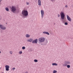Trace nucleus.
Here are the masks:
<instances>
[{"mask_svg":"<svg viewBox=\"0 0 73 73\" xmlns=\"http://www.w3.org/2000/svg\"><path fill=\"white\" fill-rule=\"evenodd\" d=\"M38 4L39 5H41V0H38Z\"/></svg>","mask_w":73,"mask_h":73,"instance_id":"10","label":"nucleus"},{"mask_svg":"<svg viewBox=\"0 0 73 73\" xmlns=\"http://www.w3.org/2000/svg\"><path fill=\"white\" fill-rule=\"evenodd\" d=\"M67 66L68 68H69L70 67V66L69 65H67Z\"/></svg>","mask_w":73,"mask_h":73,"instance_id":"20","label":"nucleus"},{"mask_svg":"<svg viewBox=\"0 0 73 73\" xmlns=\"http://www.w3.org/2000/svg\"><path fill=\"white\" fill-rule=\"evenodd\" d=\"M50 1L52 2H53V1H55V0H50Z\"/></svg>","mask_w":73,"mask_h":73,"instance_id":"31","label":"nucleus"},{"mask_svg":"<svg viewBox=\"0 0 73 73\" xmlns=\"http://www.w3.org/2000/svg\"><path fill=\"white\" fill-rule=\"evenodd\" d=\"M5 9L7 11V12H9V9L7 7L5 8Z\"/></svg>","mask_w":73,"mask_h":73,"instance_id":"16","label":"nucleus"},{"mask_svg":"<svg viewBox=\"0 0 73 73\" xmlns=\"http://www.w3.org/2000/svg\"><path fill=\"white\" fill-rule=\"evenodd\" d=\"M19 53L20 54H22V53H23V52H22V51H19Z\"/></svg>","mask_w":73,"mask_h":73,"instance_id":"24","label":"nucleus"},{"mask_svg":"<svg viewBox=\"0 0 73 73\" xmlns=\"http://www.w3.org/2000/svg\"><path fill=\"white\" fill-rule=\"evenodd\" d=\"M68 6L67 5H66L65 6V8H68Z\"/></svg>","mask_w":73,"mask_h":73,"instance_id":"29","label":"nucleus"},{"mask_svg":"<svg viewBox=\"0 0 73 73\" xmlns=\"http://www.w3.org/2000/svg\"><path fill=\"white\" fill-rule=\"evenodd\" d=\"M40 13L41 14V18H43L44 17V11L43 10H41L40 11Z\"/></svg>","mask_w":73,"mask_h":73,"instance_id":"6","label":"nucleus"},{"mask_svg":"<svg viewBox=\"0 0 73 73\" xmlns=\"http://www.w3.org/2000/svg\"><path fill=\"white\" fill-rule=\"evenodd\" d=\"M34 62H38V60H37L35 59L34 60Z\"/></svg>","mask_w":73,"mask_h":73,"instance_id":"18","label":"nucleus"},{"mask_svg":"<svg viewBox=\"0 0 73 73\" xmlns=\"http://www.w3.org/2000/svg\"><path fill=\"white\" fill-rule=\"evenodd\" d=\"M5 70L6 71H8L9 70V68H10L9 66L8 65H6L5 66Z\"/></svg>","mask_w":73,"mask_h":73,"instance_id":"7","label":"nucleus"},{"mask_svg":"<svg viewBox=\"0 0 73 73\" xmlns=\"http://www.w3.org/2000/svg\"><path fill=\"white\" fill-rule=\"evenodd\" d=\"M1 1H2V0H0V3H1Z\"/></svg>","mask_w":73,"mask_h":73,"instance_id":"32","label":"nucleus"},{"mask_svg":"<svg viewBox=\"0 0 73 73\" xmlns=\"http://www.w3.org/2000/svg\"><path fill=\"white\" fill-rule=\"evenodd\" d=\"M27 42H30V39H29V40H27Z\"/></svg>","mask_w":73,"mask_h":73,"instance_id":"27","label":"nucleus"},{"mask_svg":"<svg viewBox=\"0 0 73 73\" xmlns=\"http://www.w3.org/2000/svg\"><path fill=\"white\" fill-rule=\"evenodd\" d=\"M60 15L61 19L62 20H64L65 19V14L63 12H61L60 13Z\"/></svg>","mask_w":73,"mask_h":73,"instance_id":"4","label":"nucleus"},{"mask_svg":"<svg viewBox=\"0 0 73 73\" xmlns=\"http://www.w3.org/2000/svg\"><path fill=\"white\" fill-rule=\"evenodd\" d=\"M22 49L23 50H24V49H25V47L24 46L22 47Z\"/></svg>","mask_w":73,"mask_h":73,"instance_id":"21","label":"nucleus"},{"mask_svg":"<svg viewBox=\"0 0 73 73\" xmlns=\"http://www.w3.org/2000/svg\"><path fill=\"white\" fill-rule=\"evenodd\" d=\"M0 28L2 30H5L6 29V27L1 25H0Z\"/></svg>","mask_w":73,"mask_h":73,"instance_id":"5","label":"nucleus"},{"mask_svg":"<svg viewBox=\"0 0 73 73\" xmlns=\"http://www.w3.org/2000/svg\"><path fill=\"white\" fill-rule=\"evenodd\" d=\"M22 14L23 16H25L24 17V18H25L26 17H25L28 15V12L27 10H23L22 11Z\"/></svg>","mask_w":73,"mask_h":73,"instance_id":"1","label":"nucleus"},{"mask_svg":"<svg viewBox=\"0 0 73 73\" xmlns=\"http://www.w3.org/2000/svg\"><path fill=\"white\" fill-rule=\"evenodd\" d=\"M54 24H55V23H54Z\"/></svg>","mask_w":73,"mask_h":73,"instance_id":"36","label":"nucleus"},{"mask_svg":"<svg viewBox=\"0 0 73 73\" xmlns=\"http://www.w3.org/2000/svg\"><path fill=\"white\" fill-rule=\"evenodd\" d=\"M13 70H15V69H16V68H12V69Z\"/></svg>","mask_w":73,"mask_h":73,"instance_id":"28","label":"nucleus"},{"mask_svg":"<svg viewBox=\"0 0 73 73\" xmlns=\"http://www.w3.org/2000/svg\"><path fill=\"white\" fill-rule=\"evenodd\" d=\"M11 12L14 13H15V12L16 11V7L13 6L11 7Z\"/></svg>","mask_w":73,"mask_h":73,"instance_id":"2","label":"nucleus"},{"mask_svg":"<svg viewBox=\"0 0 73 73\" xmlns=\"http://www.w3.org/2000/svg\"><path fill=\"white\" fill-rule=\"evenodd\" d=\"M1 69V68L0 67V69Z\"/></svg>","mask_w":73,"mask_h":73,"instance_id":"35","label":"nucleus"},{"mask_svg":"<svg viewBox=\"0 0 73 73\" xmlns=\"http://www.w3.org/2000/svg\"><path fill=\"white\" fill-rule=\"evenodd\" d=\"M43 34L48 35H49V33L48 32L44 31L43 32Z\"/></svg>","mask_w":73,"mask_h":73,"instance_id":"12","label":"nucleus"},{"mask_svg":"<svg viewBox=\"0 0 73 73\" xmlns=\"http://www.w3.org/2000/svg\"><path fill=\"white\" fill-rule=\"evenodd\" d=\"M37 40H38V39H35L33 41V42H32V43L33 44H37Z\"/></svg>","mask_w":73,"mask_h":73,"instance_id":"9","label":"nucleus"},{"mask_svg":"<svg viewBox=\"0 0 73 73\" xmlns=\"http://www.w3.org/2000/svg\"><path fill=\"white\" fill-rule=\"evenodd\" d=\"M48 40H46V43H48Z\"/></svg>","mask_w":73,"mask_h":73,"instance_id":"30","label":"nucleus"},{"mask_svg":"<svg viewBox=\"0 0 73 73\" xmlns=\"http://www.w3.org/2000/svg\"><path fill=\"white\" fill-rule=\"evenodd\" d=\"M25 37L27 38H29L30 37V35L28 34H27L25 35Z\"/></svg>","mask_w":73,"mask_h":73,"instance_id":"13","label":"nucleus"},{"mask_svg":"<svg viewBox=\"0 0 73 73\" xmlns=\"http://www.w3.org/2000/svg\"><path fill=\"white\" fill-rule=\"evenodd\" d=\"M38 41L39 42H43L45 41V38L43 37H41L38 38Z\"/></svg>","mask_w":73,"mask_h":73,"instance_id":"3","label":"nucleus"},{"mask_svg":"<svg viewBox=\"0 0 73 73\" xmlns=\"http://www.w3.org/2000/svg\"><path fill=\"white\" fill-rule=\"evenodd\" d=\"M25 73H28V72H26Z\"/></svg>","mask_w":73,"mask_h":73,"instance_id":"33","label":"nucleus"},{"mask_svg":"<svg viewBox=\"0 0 73 73\" xmlns=\"http://www.w3.org/2000/svg\"><path fill=\"white\" fill-rule=\"evenodd\" d=\"M64 25H68V23L67 22H65L64 24Z\"/></svg>","mask_w":73,"mask_h":73,"instance_id":"23","label":"nucleus"},{"mask_svg":"<svg viewBox=\"0 0 73 73\" xmlns=\"http://www.w3.org/2000/svg\"><path fill=\"white\" fill-rule=\"evenodd\" d=\"M9 53L11 54H12L13 53L12 51H10L9 52Z\"/></svg>","mask_w":73,"mask_h":73,"instance_id":"22","label":"nucleus"},{"mask_svg":"<svg viewBox=\"0 0 73 73\" xmlns=\"http://www.w3.org/2000/svg\"><path fill=\"white\" fill-rule=\"evenodd\" d=\"M52 65H53V66H57V65H58L56 63H52Z\"/></svg>","mask_w":73,"mask_h":73,"instance_id":"15","label":"nucleus"},{"mask_svg":"<svg viewBox=\"0 0 73 73\" xmlns=\"http://www.w3.org/2000/svg\"><path fill=\"white\" fill-rule=\"evenodd\" d=\"M29 39H30V42H33V39H32V38H30Z\"/></svg>","mask_w":73,"mask_h":73,"instance_id":"17","label":"nucleus"},{"mask_svg":"<svg viewBox=\"0 0 73 73\" xmlns=\"http://www.w3.org/2000/svg\"><path fill=\"white\" fill-rule=\"evenodd\" d=\"M66 16L67 19L68 20V21L70 22V21H72V19H71V18H70V17H69V15H66Z\"/></svg>","mask_w":73,"mask_h":73,"instance_id":"8","label":"nucleus"},{"mask_svg":"<svg viewBox=\"0 0 73 73\" xmlns=\"http://www.w3.org/2000/svg\"><path fill=\"white\" fill-rule=\"evenodd\" d=\"M1 53V51H0V53Z\"/></svg>","mask_w":73,"mask_h":73,"instance_id":"34","label":"nucleus"},{"mask_svg":"<svg viewBox=\"0 0 73 73\" xmlns=\"http://www.w3.org/2000/svg\"><path fill=\"white\" fill-rule=\"evenodd\" d=\"M65 62H66L67 65V64H70V62L69 61H65Z\"/></svg>","mask_w":73,"mask_h":73,"instance_id":"14","label":"nucleus"},{"mask_svg":"<svg viewBox=\"0 0 73 73\" xmlns=\"http://www.w3.org/2000/svg\"><path fill=\"white\" fill-rule=\"evenodd\" d=\"M57 71L55 70H54L53 71V73H57Z\"/></svg>","mask_w":73,"mask_h":73,"instance_id":"19","label":"nucleus"},{"mask_svg":"<svg viewBox=\"0 0 73 73\" xmlns=\"http://www.w3.org/2000/svg\"><path fill=\"white\" fill-rule=\"evenodd\" d=\"M26 4L27 5H29V3H28V2H26Z\"/></svg>","mask_w":73,"mask_h":73,"instance_id":"26","label":"nucleus"},{"mask_svg":"<svg viewBox=\"0 0 73 73\" xmlns=\"http://www.w3.org/2000/svg\"><path fill=\"white\" fill-rule=\"evenodd\" d=\"M58 17H60V14H58Z\"/></svg>","mask_w":73,"mask_h":73,"instance_id":"25","label":"nucleus"},{"mask_svg":"<svg viewBox=\"0 0 73 73\" xmlns=\"http://www.w3.org/2000/svg\"><path fill=\"white\" fill-rule=\"evenodd\" d=\"M62 65L63 66H67V64H66V63L65 61L62 64Z\"/></svg>","mask_w":73,"mask_h":73,"instance_id":"11","label":"nucleus"}]
</instances>
